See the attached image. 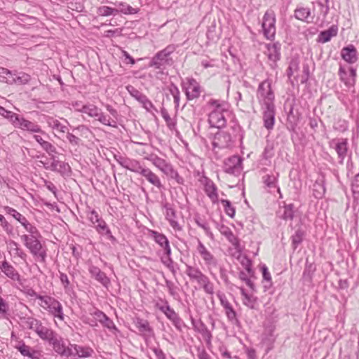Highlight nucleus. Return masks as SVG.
<instances>
[{
    "label": "nucleus",
    "mask_w": 359,
    "mask_h": 359,
    "mask_svg": "<svg viewBox=\"0 0 359 359\" xmlns=\"http://www.w3.org/2000/svg\"><path fill=\"white\" fill-rule=\"evenodd\" d=\"M105 108L110 115L105 114L100 108L93 104H84L81 108L76 109V111L86 114L88 116L95 118L104 126L116 128L118 127L117 120L118 116L117 110L108 104L105 105Z\"/></svg>",
    "instance_id": "1"
},
{
    "label": "nucleus",
    "mask_w": 359,
    "mask_h": 359,
    "mask_svg": "<svg viewBox=\"0 0 359 359\" xmlns=\"http://www.w3.org/2000/svg\"><path fill=\"white\" fill-rule=\"evenodd\" d=\"M39 235L32 236L24 234L20 236V238L33 256L39 257L41 262H45L46 252L39 240Z\"/></svg>",
    "instance_id": "2"
},
{
    "label": "nucleus",
    "mask_w": 359,
    "mask_h": 359,
    "mask_svg": "<svg viewBox=\"0 0 359 359\" xmlns=\"http://www.w3.org/2000/svg\"><path fill=\"white\" fill-rule=\"evenodd\" d=\"M39 305L55 318L64 320L65 315L62 304L53 297L44 295L40 297Z\"/></svg>",
    "instance_id": "3"
},
{
    "label": "nucleus",
    "mask_w": 359,
    "mask_h": 359,
    "mask_svg": "<svg viewBox=\"0 0 359 359\" xmlns=\"http://www.w3.org/2000/svg\"><path fill=\"white\" fill-rule=\"evenodd\" d=\"M257 97L261 107L275 105V96L271 89L270 81L264 80L259 83L257 92Z\"/></svg>",
    "instance_id": "4"
},
{
    "label": "nucleus",
    "mask_w": 359,
    "mask_h": 359,
    "mask_svg": "<svg viewBox=\"0 0 359 359\" xmlns=\"http://www.w3.org/2000/svg\"><path fill=\"white\" fill-rule=\"evenodd\" d=\"M175 46L170 45L163 50L158 52L151 60L149 66L156 69H161L166 65L170 64L171 59L169 57L170 54L175 50Z\"/></svg>",
    "instance_id": "5"
},
{
    "label": "nucleus",
    "mask_w": 359,
    "mask_h": 359,
    "mask_svg": "<svg viewBox=\"0 0 359 359\" xmlns=\"http://www.w3.org/2000/svg\"><path fill=\"white\" fill-rule=\"evenodd\" d=\"M196 250L203 260L204 264L207 266L210 274L213 275L212 269L218 266V260L217 258L209 250H208V248L199 239L198 240Z\"/></svg>",
    "instance_id": "6"
},
{
    "label": "nucleus",
    "mask_w": 359,
    "mask_h": 359,
    "mask_svg": "<svg viewBox=\"0 0 359 359\" xmlns=\"http://www.w3.org/2000/svg\"><path fill=\"white\" fill-rule=\"evenodd\" d=\"M217 297L220 302V304L224 310V313L228 320L233 325H239L240 320L238 318L237 313L231 304L229 302L226 294L221 291H218L217 292Z\"/></svg>",
    "instance_id": "7"
},
{
    "label": "nucleus",
    "mask_w": 359,
    "mask_h": 359,
    "mask_svg": "<svg viewBox=\"0 0 359 359\" xmlns=\"http://www.w3.org/2000/svg\"><path fill=\"white\" fill-rule=\"evenodd\" d=\"M276 17L275 13L272 11H267L264 17L262 22V29L264 36L268 39H272L276 34Z\"/></svg>",
    "instance_id": "8"
},
{
    "label": "nucleus",
    "mask_w": 359,
    "mask_h": 359,
    "mask_svg": "<svg viewBox=\"0 0 359 359\" xmlns=\"http://www.w3.org/2000/svg\"><path fill=\"white\" fill-rule=\"evenodd\" d=\"M243 158L238 156H232L224 161V170L225 172L238 175L243 170Z\"/></svg>",
    "instance_id": "9"
},
{
    "label": "nucleus",
    "mask_w": 359,
    "mask_h": 359,
    "mask_svg": "<svg viewBox=\"0 0 359 359\" xmlns=\"http://www.w3.org/2000/svg\"><path fill=\"white\" fill-rule=\"evenodd\" d=\"M340 81L348 87L351 88L355 84L356 69L353 67L346 69L344 66L340 65L338 72Z\"/></svg>",
    "instance_id": "10"
},
{
    "label": "nucleus",
    "mask_w": 359,
    "mask_h": 359,
    "mask_svg": "<svg viewBox=\"0 0 359 359\" xmlns=\"http://www.w3.org/2000/svg\"><path fill=\"white\" fill-rule=\"evenodd\" d=\"M53 350L60 355L69 358L72 355V348L70 346H66L63 339L57 334L49 342Z\"/></svg>",
    "instance_id": "11"
},
{
    "label": "nucleus",
    "mask_w": 359,
    "mask_h": 359,
    "mask_svg": "<svg viewBox=\"0 0 359 359\" xmlns=\"http://www.w3.org/2000/svg\"><path fill=\"white\" fill-rule=\"evenodd\" d=\"M114 158L123 168L135 173L140 174L144 168L140 162L135 159L116 155L114 156Z\"/></svg>",
    "instance_id": "12"
},
{
    "label": "nucleus",
    "mask_w": 359,
    "mask_h": 359,
    "mask_svg": "<svg viewBox=\"0 0 359 359\" xmlns=\"http://www.w3.org/2000/svg\"><path fill=\"white\" fill-rule=\"evenodd\" d=\"M329 145L330 147H332L335 149L336 152L337 153L338 158H339V163L340 164H343L348 152L347 139H333L330 141Z\"/></svg>",
    "instance_id": "13"
},
{
    "label": "nucleus",
    "mask_w": 359,
    "mask_h": 359,
    "mask_svg": "<svg viewBox=\"0 0 359 359\" xmlns=\"http://www.w3.org/2000/svg\"><path fill=\"white\" fill-rule=\"evenodd\" d=\"M191 323L194 330L201 334L206 343V345L208 346H210L212 334L205 323L201 319L196 320L193 317H191Z\"/></svg>",
    "instance_id": "14"
},
{
    "label": "nucleus",
    "mask_w": 359,
    "mask_h": 359,
    "mask_svg": "<svg viewBox=\"0 0 359 359\" xmlns=\"http://www.w3.org/2000/svg\"><path fill=\"white\" fill-rule=\"evenodd\" d=\"M163 208L165 209V219L168 221L170 225L175 231H182V226L177 220V212L174 209L173 205L168 203L163 204Z\"/></svg>",
    "instance_id": "15"
},
{
    "label": "nucleus",
    "mask_w": 359,
    "mask_h": 359,
    "mask_svg": "<svg viewBox=\"0 0 359 359\" xmlns=\"http://www.w3.org/2000/svg\"><path fill=\"white\" fill-rule=\"evenodd\" d=\"M182 88L189 100L196 99L200 96L201 86L194 79H189L187 83H184Z\"/></svg>",
    "instance_id": "16"
},
{
    "label": "nucleus",
    "mask_w": 359,
    "mask_h": 359,
    "mask_svg": "<svg viewBox=\"0 0 359 359\" xmlns=\"http://www.w3.org/2000/svg\"><path fill=\"white\" fill-rule=\"evenodd\" d=\"M13 126L15 128H20L23 130L29 131L30 133H44V132L41 130L40 126L29 120H27L19 115H18V118L17 120H15V122L14 123Z\"/></svg>",
    "instance_id": "17"
},
{
    "label": "nucleus",
    "mask_w": 359,
    "mask_h": 359,
    "mask_svg": "<svg viewBox=\"0 0 359 359\" xmlns=\"http://www.w3.org/2000/svg\"><path fill=\"white\" fill-rule=\"evenodd\" d=\"M161 311L172 322V325L177 330L182 331L184 323L179 314L176 313L170 305L166 307L161 308Z\"/></svg>",
    "instance_id": "18"
},
{
    "label": "nucleus",
    "mask_w": 359,
    "mask_h": 359,
    "mask_svg": "<svg viewBox=\"0 0 359 359\" xmlns=\"http://www.w3.org/2000/svg\"><path fill=\"white\" fill-rule=\"evenodd\" d=\"M233 140L231 135L226 132L217 133L212 142L214 148L225 149L229 148L232 145Z\"/></svg>",
    "instance_id": "19"
},
{
    "label": "nucleus",
    "mask_w": 359,
    "mask_h": 359,
    "mask_svg": "<svg viewBox=\"0 0 359 359\" xmlns=\"http://www.w3.org/2000/svg\"><path fill=\"white\" fill-rule=\"evenodd\" d=\"M144 159L149 161L156 168L165 175L172 167L170 163L154 154L144 156Z\"/></svg>",
    "instance_id": "20"
},
{
    "label": "nucleus",
    "mask_w": 359,
    "mask_h": 359,
    "mask_svg": "<svg viewBox=\"0 0 359 359\" xmlns=\"http://www.w3.org/2000/svg\"><path fill=\"white\" fill-rule=\"evenodd\" d=\"M127 89L130 95L141 103L147 111H151V109L154 108V105L145 95L131 86H128Z\"/></svg>",
    "instance_id": "21"
},
{
    "label": "nucleus",
    "mask_w": 359,
    "mask_h": 359,
    "mask_svg": "<svg viewBox=\"0 0 359 359\" xmlns=\"http://www.w3.org/2000/svg\"><path fill=\"white\" fill-rule=\"evenodd\" d=\"M264 126L267 130H272L275 123V105L262 107Z\"/></svg>",
    "instance_id": "22"
},
{
    "label": "nucleus",
    "mask_w": 359,
    "mask_h": 359,
    "mask_svg": "<svg viewBox=\"0 0 359 359\" xmlns=\"http://www.w3.org/2000/svg\"><path fill=\"white\" fill-rule=\"evenodd\" d=\"M206 107L209 112L227 113L229 104L224 100L211 98L207 102Z\"/></svg>",
    "instance_id": "23"
},
{
    "label": "nucleus",
    "mask_w": 359,
    "mask_h": 359,
    "mask_svg": "<svg viewBox=\"0 0 359 359\" xmlns=\"http://www.w3.org/2000/svg\"><path fill=\"white\" fill-rule=\"evenodd\" d=\"M50 159L52 162L49 166L44 165L46 169L60 172L62 175H67L70 172V166L68 163L56 159L55 156L50 157Z\"/></svg>",
    "instance_id": "24"
},
{
    "label": "nucleus",
    "mask_w": 359,
    "mask_h": 359,
    "mask_svg": "<svg viewBox=\"0 0 359 359\" xmlns=\"http://www.w3.org/2000/svg\"><path fill=\"white\" fill-rule=\"evenodd\" d=\"M267 55L270 61V66L274 69L276 67V62L280 59V44L275 43L267 45Z\"/></svg>",
    "instance_id": "25"
},
{
    "label": "nucleus",
    "mask_w": 359,
    "mask_h": 359,
    "mask_svg": "<svg viewBox=\"0 0 359 359\" xmlns=\"http://www.w3.org/2000/svg\"><path fill=\"white\" fill-rule=\"evenodd\" d=\"M88 271L91 277L100 283L104 287L107 288L110 285V279L97 266L90 264L88 267Z\"/></svg>",
    "instance_id": "26"
},
{
    "label": "nucleus",
    "mask_w": 359,
    "mask_h": 359,
    "mask_svg": "<svg viewBox=\"0 0 359 359\" xmlns=\"http://www.w3.org/2000/svg\"><path fill=\"white\" fill-rule=\"evenodd\" d=\"M204 185V191L213 203L218 202L217 188L215 183L208 177H204L202 180Z\"/></svg>",
    "instance_id": "27"
},
{
    "label": "nucleus",
    "mask_w": 359,
    "mask_h": 359,
    "mask_svg": "<svg viewBox=\"0 0 359 359\" xmlns=\"http://www.w3.org/2000/svg\"><path fill=\"white\" fill-rule=\"evenodd\" d=\"M208 123L212 128H222L226 126V120L224 113L209 112Z\"/></svg>",
    "instance_id": "28"
},
{
    "label": "nucleus",
    "mask_w": 359,
    "mask_h": 359,
    "mask_svg": "<svg viewBox=\"0 0 359 359\" xmlns=\"http://www.w3.org/2000/svg\"><path fill=\"white\" fill-rule=\"evenodd\" d=\"M145 180L158 189H163V184L159 177L149 168L144 167L140 173Z\"/></svg>",
    "instance_id": "29"
},
{
    "label": "nucleus",
    "mask_w": 359,
    "mask_h": 359,
    "mask_svg": "<svg viewBox=\"0 0 359 359\" xmlns=\"http://www.w3.org/2000/svg\"><path fill=\"white\" fill-rule=\"evenodd\" d=\"M15 348L23 355L31 359H40L41 353L26 345L23 341H19Z\"/></svg>",
    "instance_id": "30"
},
{
    "label": "nucleus",
    "mask_w": 359,
    "mask_h": 359,
    "mask_svg": "<svg viewBox=\"0 0 359 359\" xmlns=\"http://www.w3.org/2000/svg\"><path fill=\"white\" fill-rule=\"evenodd\" d=\"M341 56L342 59L348 64H353L356 62L358 59L357 50L353 45H348L344 47L341 50Z\"/></svg>",
    "instance_id": "31"
},
{
    "label": "nucleus",
    "mask_w": 359,
    "mask_h": 359,
    "mask_svg": "<svg viewBox=\"0 0 359 359\" xmlns=\"http://www.w3.org/2000/svg\"><path fill=\"white\" fill-rule=\"evenodd\" d=\"M151 236L155 242L164 250V253L169 255L171 248L167 237L164 234L156 231H151Z\"/></svg>",
    "instance_id": "32"
},
{
    "label": "nucleus",
    "mask_w": 359,
    "mask_h": 359,
    "mask_svg": "<svg viewBox=\"0 0 359 359\" xmlns=\"http://www.w3.org/2000/svg\"><path fill=\"white\" fill-rule=\"evenodd\" d=\"M294 205L292 203L284 205L280 207L277 212V216L285 221H292L294 215Z\"/></svg>",
    "instance_id": "33"
},
{
    "label": "nucleus",
    "mask_w": 359,
    "mask_h": 359,
    "mask_svg": "<svg viewBox=\"0 0 359 359\" xmlns=\"http://www.w3.org/2000/svg\"><path fill=\"white\" fill-rule=\"evenodd\" d=\"M46 121L48 126L58 135H64L67 133V127L54 117L47 116Z\"/></svg>",
    "instance_id": "34"
},
{
    "label": "nucleus",
    "mask_w": 359,
    "mask_h": 359,
    "mask_svg": "<svg viewBox=\"0 0 359 359\" xmlns=\"http://www.w3.org/2000/svg\"><path fill=\"white\" fill-rule=\"evenodd\" d=\"M133 323L139 332L143 334L151 336L154 334L153 329L149 325L148 320L140 318H136Z\"/></svg>",
    "instance_id": "35"
},
{
    "label": "nucleus",
    "mask_w": 359,
    "mask_h": 359,
    "mask_svg": "<svg viewBox=\"0 0 359 359\" xmlns=\"http://www.w3.org/2000/svg\"><path fill=\"white\" fill-rule=\"evenodd\" d=\"M186 274L192 281L198 283L203 279L206 275L204 274L199 268L186 264Z\"/></svg>",
    "instance_id": "36"
},
{
    "label": "nucleus",
    "mask_w": 359,
    "mask_h": 359,
    "mask_svg": "<svg viewBox=\"0 0 359 359\" xmlns=\"http://www.w3.org/2000/svg\"><path fill=\"white\" fill-rule=\"evenodd\" d=\"M279 173L266 174L262 177V182L264 185L269 189H277L278 192L280 193L279 187L278 186Z\"/></svg>",
    "instance_id": "37"
},
{
    "label": "nucleus",
    "mask_w": 359,
    "mask_h": 359,
    "mask_svg": "<svg viewBox=\"0 0 359 359\" xmlns=\"http://www.w3.org/2000/svg\"><path fill=\"white\" fill-rule=\"evenodd\" d=\"M243 304L250 309H255L257 304V297L248 294L244 288H241Z\"/></svg>",
    "instance_id": "38"
},
{
    "label": "nucleus",
    "mask_w": 359,
    "mask_h": 359,
    "mask_svg": "<svg viewBox=\"0 0 359 359\" xmlns=\"http://www.w3.org/2000/svg\"><path fill=\"white\" fill-rule=\"evenodd\" d=\"M72 348V355L78 356L79 358H88L91 356L93 351L92 348L86 346H81L76 344H71Z\"/></svg>",
    "instance_id": "39"
},
{
    "label": "nucleus",
    "mask_w": 359,
    "mask_h": 359,
    "mask_svg": "<svg viewBox=\"0 0 359 359\" xmlns=\"http://www.w3.org/2000/svg\"><path fill=\"white\" fill-rule=\"evenodd\" d=\"M219 231L228 239L236 249H238L240 246L239 239L233 234L232 231L228 226L222 225L219 229Z\"/></svg>",
    "instance_id": "40"
},
{
    "label": "nucleus",
    "mask_w": 359,
    "mask_h": 359,
    "mask_svg": "<svg viewBox=\"0 0 359 359\" xmlns=\"http://www.w3.org/2000/svg\"><path fill=\"white\" fill-rule=\"evenodd\" d=\"M1 270L4 274L13 280H20V274L15 268L7 262H4L0 266Z\"/></svg>",
    "instance_id": "41"
},
{
    "label": "nucleus",
    "mask_w": 359,
    "mask_h": 359,
    "mask_svg": "<svg viewBox=\"0 0 359 359\" xmlns=\"http://www.w3.org/2000/svg\"><path fill=\"white\" fill-rule=\"evenodd\" d=\"M94 227L98 233L101 235L107 236V238L111 241H115L116 238L112 235L111 231L109 229L106 222L102 219L100 222H98Z\"/></svg>",
    "instance_id": "42"
},
{
    "label": "nucleus",
    "mask_w": 359,
    "mask_h": 359,
    "mask_svg": "<svg viewBox=\"0 0 359 359\" xmlns=\"http://www.w3.org/2000/svg\"><path fill=\"white\" fill-rule=\"evenodd\" d=\"M338 32L337 27L332 25L328 29L323 31L318 36V41L326 43L330 41L331 38L337 36Z\"/></svg>",
    "instance_id": "43"
},
{
    "label": "nucleus",
    "mask_w": 359,
    "mask_h": 359,
    "mask_svg": "<svg viewBox=\"0 0 359 359\" xmlns=\"http://www.w3.org/2000/svg\"><path fill=\"white\" fill-rule=\"evenodd\" d=\"M31 80V76L25 72H20L13 76V79H8V84L25 85Z\"/></svg>",
    "instance_id": "44"
},
{
    "label": "nucleus",
    "mask_w": 359,
    "mask_h": 359,
    "mask_svg": "<svg viewBox=\"0 0 359 359\" xmlns=\"http://www.w3.org/2000/svg\"><path fill=\"white\" fill-rule=\"evenodd\" d=\"M57 334V333L52 329L42 326L37 335L43 341H46L48 343L53 339V338Z\"/></svg>",
    "instance_id": "45"
},
{
    "label": "nucleus",
    "mask_w": 359,
    "mask_h": 359,
    "mask_svg": "<svg viewBox=\"0 0 359 359\" xmlns=\"http://www.w3.org/2000/svg\"><path fill=\"white\" fill-rule=\"evenodd\" d=\"M198 285L203 288L204 292L208 294H214V285L209 278L205 276L203 279L197 283Z\"/></svg>",
    "instance_id": "46"
},
{
    "label": "nucleus",
    "mask_w": 359,
    "mask_h": 359,
    "mask_svg": "<svg viewBox=\"0 0 359 359\" xmlns=\"http://www.w3.org/2000/svg\"><path fill=\"white\" fill-rule=\"evenodd\" d=\"M305 236V232L301 229H298L295 233L291 236L292 245L295 250L299 244L302 243Z\"/></svg>",
    "instance_id": "47"
},
{
    "label": "nucleus",
    "mask_w": 359,
    "mask_h": 359,
    "mask_svg": "<svg viewBox=\"0 0 359 359\" xmlns=\"http://www.w3.org/2000/svg\"><path fill=\"white\" fill-rule=\"evenodd\" d=\"M311 11L309 8L299 7L294 11V16L297 19L302 21L308 22V18L310 16Z\"/></svg>",
    "instance_id": "48"
},
{
    "label": "nucleus",
    "mask_w": 359,
    "mask_h": 359,
    "mask_svg": "<svg viewBox=\"0 0 359 359\" xmlns=\"http://www.w3.org/2000/svg\"><path fill=\"white\" fill-rule=\"evenodd\" d=\"M261 270L262 272L263 279L266 282V283L264 285V288L266 291L272 286V279L268 268L265 264H263L261 266Z\"/></svg>",
    "instance_id": "49"
},
{
    "label": "nucleus",
    "mask_w": 359,
    "mask_h": 359,
    "mask_svg": "<svg viewBox=\"0 0 359 359\" xmlns=\"http://www.w3.org/2000/svg\"><path fill=\"white\" fill-rule=\"evenodd\" d=\"M114 4L116 6V8L117 9L118 14L120 13L124 14H133L136 13L135 8L126 3L119 2L114 3Z\"/></svg>",
    "instance_id": "50"
},
{
    "label": "nucleus",
    "mask_w": 359,
    "mask_h": 359,
    "mask_svg": "<svg viewBox=\"0 0 359 359\" xmlns=\"http://www.w3.org/2000/svg\"><path fill=\"white\" fill-rule=\"evenodd\" d=\"M97 13L99 15L104 17L118 15V11L116 8L107 6H102L97 8Z\"/></svg>",
    "instance_id": "51"
},
{
    "label": "nucleus",
    "mask_w": 359,
    "mask_h": 359,
    "mask_svg": "<svg viewBox=\"0 0 359 359\" xmlns=\"http://www.w3.org/2000/svg\"><path fill=\"white\" fill-rule=\"evenodd\" d=\"M161 114L168 128L170 130H175L176 121L170 116L168 111L165 108H162L161 110Z\"/></svg>",
    "instance_id": "52"
},
{
    "label": "nucleus",
    "mask_w": 359,
    "mask_h": 359,
    "mask_svg": "<svg viewBox=\"0 0 359 359\" xmlns=\"http://www.w3.org/2000/svg\"><path fill=\"white\" fill-rule=\"evenodd\" d=\"M299 69V60L298 58H292L289 67L287 69V76L290 79L294 74V73L298 72Z\"/></svg>",
    "instance_id": "53"
},
{
    "label": "nucleus",
    "mask_w": 359,
    "mask_h": 359,
    "mask_svg": "<svg viewBox=\"0 0 359 359\" xmlns=\"http://www.w3.org/2000/svg\"><path fill=\"white\" fill-rule=\"evenodd\" d=\"M194 220H195L196 224L199 227H201V229H203L204 230V231L205 232V233L208 236H209L210 238H213V234H212V233L210 230V228L207 222H205V220L202 219L200 217H196L194 219Z\"/></svg>",
    "instance_id": "54"
},
{
    "label": "nucleus",
    "mask_w": 359,
    "mask_h": 359,
    "mask_svg": "<svg viewBox=\"0 0 359 359\" xmlns=\"http://www.w3.org/2000/svg\"><path fill=\"white\" fill-rule=\"evenodd\" d=\"M0 115L9 120V121L13 125L15 120L18 118V114L11 111H8L4 107L0 106Z\"/></svg>",
    "instance_id": "55"
},
{
    "label": "nucleus",
    "mask_w": 359,
    "mask_h": 359,
    "mask_svg": "<svg viewBox=\"0 0 359 359\" xmlns=\"http://www.w3.org/2000/svg\"><path fill=\"white\" fill-rule=\"evenodd\" d=\"M59 278L66 292L72 290V286L66 273L59 271Z\"/></svg>",
    "instance_id": "56"
},
{
    "label": "nucleus",
    "mask_w": 359,
    "mask_h": 359,
    "mask_svg": "<svg viewBox=\"0 0 359 359\" xmlns=\"http://www.w3.org/2000/svg\"><path fill=\"white\" fill-rule=\"evenodd\" d=\"M221 203L224 206V210L226 214L230 217L233 218L235 216L236 210L232 206L231 202L229 200L222 199Z\"/></svg>",
    "instance_id": "57"
},
{
    "label": "nucleus",
    "mask_w": 359,
    "mask_h": 359,
    "mask_svg": "<svg viewBox=\"0 0 359 359\" xmlns=\"http://www.w3.org/2000/svg\"><path fill=\"white\" fill-rule=\"evenodd\" d=\"M100 324L110 331H113L114 332H118V330L114 323L113 320L110 319L107 315H105L104 318H102Z\"/></svg>",
    "instance_id": "58"
},
{
    "label": "nucleus",
    "mask_w": 359,
    "mask_h": 359,
    "mask_svg": "<svg viewBox=\"0 0 359 359\" xmlns=\"http://www.w3.org/2000/svg\"><path fill=\"white\" fill-rule=\"evenodd\" d=\"M87 217L94 226L102 219L98 213L95 210H92L90 208L87 211Z\"/></svg>",
    "instance_id": "59"
},
{
    "label": "nucleus",
    "mask_w": 359,
    "mask_h": 359,
    "mask_svg": "<svg viewBox=\"0 0 359 359\" xmlns=\"http://www.w3.org/2000/svg\"><path fill=\"white\" fill-rule=\"evenodd\" d=\"M6 212L13 217L20 224L25 222L26 217L12 208L7 207Z\"/></svg>",
    "instance_id": "60"
},
{
    "label": "nucleus",
    "mask_w": 359,
    "mask_h": 359,
    "mask_svg": "<svg viewBox=\"0 0 359 359\" xmlns=\"http://www.w3.org/2000/svg\"><path fill=\"white\" fill-rule=\"evenodd\" d=\"M351 189L354 198H359V173L357 174L351 182Z\"/></svg>",
    "instance_id": "61"
},
{
    "label": "nucleus",
    "mask_w": 359,
    "mask_h": 359,
    "mask_svg": "<svg viewBox=\"0 0 359 359\" xmlns=\"http://www.w3.org/2000/svg\"><path fill=\"white\" fill-rule=\"evenodd\" d=\"M14 76H15V72H13L6 68L0 67V77H1L7 83H8V79H13Z\"/></svg>",
    "instance_id": "62"
},
{
    "label": "nucleus",
    "mask_w": 359,
    "mask_h": 359,
    "mask_svg": "<svg viewBox=\"0 0 359 359\" xmlns=\"http://www.w3.org/2000/svg\"><path fill=\"white\" fill-rule=\"evenodd\" d=\"M166 175L172 179H174L178 184H183L184 182L183 177H181L177 171L174 169L173 166L166 174Z\"/></svg>",
    "instance_id": "63"
},
{
    "label": "nucleus",
    "mask_w": 359,
    "mask_h": 359,
    "mask_svg": "<svg viewBox=\"0 0 359 359\" xmlns=\"http://www.w3.org/2000/svg\"><path fill=\"white\" fill-rule=\"evenodd\" d=\"M313 196L316 198H322L325 192V188L322 184L320 183H316L313 185Z\"/></svg>",
    "instance_id": "64"
}]
</instances>
